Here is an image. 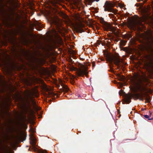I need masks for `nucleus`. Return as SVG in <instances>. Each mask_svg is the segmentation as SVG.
Segmentation results:
<instances>
[{
    "instance_id": "obj_11",
    "label": "nucleus",
    "mask_w": 153,
    "mask_h": 153,
    "mask_svg": "<svg viewBox=\"0 0 153 153\" xmlns=\"http://www.w3.org/2000/svg\"><path fill=\"white\" fill-rule=\"evenodd\" d=\"M37 93L38 91H37L34 90L31 93V94L32 96L36 95V96H37L36 94Z\"/></svg>"
},
{
    "instance_id": "obj_6",
    "label": "nucleus",
    "mask_w": 153,
    "mask_h": 153,
    "mask_svg": "<svg viewBox=\"0 0 153 153\" xmlns=\"http://www.w3.org/2000/svg\"><path fill=\"white\" fill-rule=\"evenodd\" d=\"M137 24V22H133L130 24V27L131 29L135 30L136 29Z\"/></svg>"
},
{
    "instance_id": "obj_4",
    "label": "nucleus",
    "mask_w": 153,
    "mask_h": 153,
    "mask_svg": "<svg viewBox=\"0 0 153 153\" xmlns=\"http://www.w3.org/2000/svg\"><path fill=\"white\" fill-rule=\"evenodd\" d=\"M30 143L34 147V150H36V149H35V148L34 147V146H35L36 144V140L35 137H33L32 136L30 138Z\"/></svg>"
},
{
    "instance_id": "obj_17",
    "label": "nucleus",
    "mask_w": 153,
    "mask_h": 153,
    "mask_svg": "<svg viewBox=\"0 0 153 153\" xmlns=\"http://www.w3.org/2000/svg\"><path fill=\"white\" fill-rule=\"evenodd\" d=\"M71 76H72V78H72L74 79L75 78V77L74 76H73V75H71Z\"/></svg>"
},
{
    "instance_id": "obj_20",
    "label": "nucleus",
    "mask_w": 153,
    "mask_h": 153,
    "mask_svg": "<svg viewBox=\"0 0 153 153\" xmlns=\"http://www.w3.org/2000/svg\"><path fill=\"white\" fill-rule=\"evenodd\" d=\"M137 25H138V24H137V26H136V28H137ZM137 28H138V27H137Z\"/></svg>"
},
{
    "instance_id": "obj_9",
    "label": "nucleus",
    "mask_w": 153,
    "mask_h": 153,
    "mask_svg": "<svg viewBox=\"0 0 153 153\" xmlns=\"http://www.w3.org/2000/svg\"><path fill=\"white\" fill-rule=\"evenodd\" d=\"M99 0H85L88 3L87 4L88 5H91V3L94 1H98Z\"/></svg>"
},
{
    "instance_id": "obj_2",
    "label": "nucleus",
    "mask_w": 153,
    "mask_h": 153,
    "mask_svg": "<svg viewBox=\"0 0 153 153\" xmlns=\"http://www.w3.org/2000/svg\"><path fill=\"white\" fill-rule=\"evenodd\" d=\"M139 89L141 93H135L134 94V96L137 99H139L140 100L143 101V94L142 92L146 91V89L145 87L143 85H140L139 87Z\"/></svg>"
},
{
    "instance_id": "obj_7",
    "label": "nucleus",
    "mask_w": 153,
    "mask_h": 153,
    "mask_svg": "<svg viewBox=\"0 0 153 153\" xmlns=\"http://www.w3.org/2000/svg\"><path fill=\"white\" fill-rule=\"evenodd\" d=\"M59 82L60 84L61 85H62V87L63 88L64 90L65 91H67L68 90V88L67 87V86L63 84L62 81V80L60 79L59 81Z\"/></svg>"
},
{
    "instance_id": "obj_10",
    "label": "nucleus",
    "mask_w": 153,
    "mask_h": 153,
    "mask_svg": "<svg viewBox=\"0 0 153 153\" xmlns=\"http://www.w3.org/2000/svg\"><path fill=\"white\" fill-rule=\"evenodd\" d=\"M151 97L147 95L145 97L146 102H150Z\"/></svg>"
},
{
    "instance_id": "obj_5",
    "label": "nucleus",
    "mask_w": 153,
    "mask_h": 153,
    "mask_svg": "<svg viewBox=\"0 0 153 153\" xmlns=\"http://www.w3.org/2000/svg\"><path fill=\"white\" fill-rule=\"evenodd\" d=\"M112 60L116 65H119L120 61L119 57H114L112 59Z\"/></svg>"
},
{
    "instance_id": "obj_19",
    "label": "nucleus",
    "mask_w": 153,
    "mask_h": 153,
    "mask_svg": "<svg viewBox=\"0 0 153 153\" xmlns=\"http://www.w3.org/2000/svg\"><path fill=\"white\" fill-rule=\"evenodd\" d=\"M101 22L102 21L103 22H104V21L103 20V19H102V20H101Z\"/></svg>"
},
{
    "instance_id": "obj_14",
    "label": "nucleus",
    "mask_w": 153,
    "mask_h": 153,
    "mask_svg": "<svg viewBox=\"0 0 153 153\" xmlns=\"http://www.w3.org/2000/svg\"><path fill=\"white\" fill-rule=\"evenodd\" d=\"M70 69L71 71H74L76 70V68L74 66H71L70 67Z\"/></svg>"
},
{
    "instance_id": "obj_13",
    "label": "nucleus",
    "mask_w": 153,
    "mask_h": 153,
    "mask_svg": "<svg viewBox=\"0 0 153 153\" xmlns=\"http://www.w3.org/2000/svg\"><path fill=\"white\" fill-rule=\"evenodd\" d=\"M119 6L120 8H123L124 10L126 9V8L125 7V5L123 4H119Z\"/></svg>"
},
{
    "instance_id": "obj_15",
    "label": "nucleus",
    "mask_w": 153,
    "mask_h": 153,
    "mask_svg": "<svg viewBox=\"0 0 153 153\" xmlns=\"http://www.w3.org/2000/svg\"><path fill=\"white\" fill-rule=\"evenodd\" d=\"M30 131H31L32 132H34L35 131L32 128H31L30 129Z\"/></svg>"
},
{
    "instance_id": "obj_21",
    "label": "nucleus",
    "mask_w": 153,
    "mask_h": 153,
    "mask_svg": "<svg viewBox=\"0 0 153 153\" xmlns=\"http://www.w3.org/2000/svg\"><path fill=\"white\" fill-rule=\"evenodd\" d=\"M84 31H83V30H82V32H83Z\"/></svg>"
},
{
    "instance_id": "obj_3",
    "label": "nucleus",
    "mask_w": 153,
    "mask_h": 153,
    "mask_svg": "<svg viewBox=\"0 0 153 153\" xmlns=\"http://www.w3.org/2000/svg\"><path fill=\"white\" fill-rule=\"evenodd\" d=\"M78 76H82L83 75H86L88 74L87 69L86 67H82L80 68L77 71Z\"/></svg>"
},
{
    "instance_id": "obj_8",
    "label": "nucleus",
    "mask_w": 153,
    "mask_h": 153,
    "mask_svg": "<svg viewBox=\"0 0 153 153\" xmlns=\"http://www.w3.org/2000/svg\"><path fill=\"white\" fill-rule=\"evenodd\" d=\"M132 95H130L128 96L126 98L125 101L127 103H129L131 101V99L133 97Z\"/></svg>"
},
{
    "instance_id": "obj_1",
    "label": "nucleus",
    "mask_w": 153,
    "mask_h": 153,
    "mask_svg": "<svg viewBox=\"0 0 153 153\" xmlns=\"http://www.w3.org/2000/svg\"><path fill=\"white\" fill-rule=\"evenodd\" d=\"M114 6V4L108 1H106L104 6V11H109L114 13H115L116 12V11L112 8Z\"/></svg>"
},
{
    "instance_id": "obj_18",
    "label": "nucleus",
    "mask_w": 153,
    "mask_h": 153,
    "mask_svg": "<svg viewBox=\"0 0 153 153\" xmlns=\"http://www.w3.org/2000/svg\"><path fill=\"white\" fill-rule=\"evenodd\" d=\"M71 83L72 84H74V82H73V81H72L71 82Z\"/></svg>"
},
{
    "instance_id": "obj_12",
    "label": "nucleus",
    "mask_w": 153,
    "mask_h": 153,
    "mask_svg": "<svg viewBox=\"0 0 153 153\" xmlns=\"http://www.w3.org/2000/svg\"><path fill=\"white\" fill-rule=\"evenodd\" d=\"M144 116L145 118L148 119L149 120H152L153 119L152 118H150V117H151L150 114L149 115H145Z\"/></svg>"
},
{
    "instance_id": "obj_16",
    "label": "nucleus",
    "mask_w": 153,
    "mask_h": 153,
    "mask_svg": "<svg viewBox=\"0 0 153 153\" xmlns=\"http://www.w3.org/2000/svg\"><path fill=\"white\" fill-rule=\"evenodd\" d=\"M47 152L46 150H43L42 152L40 153H46Z\"/></svg>"
},
{
    "instance_id": "obj_22",
    "label": "nucleus",
    "mask_w": 153,
    "mask_h": 153,
    "mask_svg": "<svg viewBox=\"0 0 153 153\" xmlns=\"http://www.w3.org/2000/svg\"><path fill=\"white\" fill-rule=\"evenodd\" d=\"M79 18L78 17H77V18Z\"/></svg>"
}]
</instances>
